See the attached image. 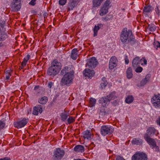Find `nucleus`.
<instances>
[{
	"mask_svg": "<svg viewBox=\"0 0 160 160\" xmlns=\"http://www.w3.org/2000/svg\"><path fill=\"white\" fill-rule=\"evenodd\" d=\"M151 135L149 134V133H147V132L146 133L144 134V139L145 140H154L153 139L150 138V135Z\"/></svg>",
	"mask_w": 160,
	"mask_h": 160,
	"instance_id": "43",
	"label": "nucleus"
},
{
	"mask_svg": "<svg viewBox=\"0 0 160 160\" xmlns=\"http://www.w3.org/2000/svg\"><path fill=\"white\" fill-rule=\"evenodd\" d=\"M64 154V151L63 150H61L59 148H58L54 151V156L56 159H61L63 157Z\"/></svg>",
	"mask_w": 160,
	"mask_h": 160,
	"instance_id": "11",
	"label": "nucleus"
},
{
	"mask_svg": "<svg viewBox=\"0 0 160 160\" xmlns=\"http://www.w3.org/2000/svg\"><path fill=\"white\" fill-rule=\"evenodd\" d=\"M28 119L25 118H22L14 123V125L15 128H20L25 126L28 122Z\"/></svg>",
	"mask_w": 160,
	"mask_h": 160,
	"instance_id": "6",
	"label": "nucleus"
},
{
	"mask_svg": "<svg viewBox=\"0 0 160 160\" xmlns=\"http://www.w3.org/2000/svg\"><path fill=\"white\" fill-rule=\"evenodd\" d=\"M147 155L143 152H137L132 157V160H147Z\"/></svg>",
	"mask_w": 160,
	"mask_h": 160,
	"instance_id": "5",
	"label": "nucleus"
},
{
	"mask_svg": "<svg viewBox=\"0 0 160 160\" xmlns=\"http://www.w3.org/2000/svg\"><path fill=\"white\" fill-rule=\"evenodd\" d=\"M100 88L101 89H104L108 84V82L105 77H103L101 80Z\"/></svg>",
	"mask_w": 160,
	"mask_h": 160,
	"instance_id": "22",
	"label": "nucleus"
},
{
	"mask_svg": "<svg viewBox=\"0 0 160 160\" xmlns=\"http://www.w3.org/2000/svg\"><path fill=\"white\" fill-rule=\"evenodd\" d=\"M116 160H126L124 159L122 157L118 156L117 157Z\"/></svg>",
	"mask_w": 160,
	"mask_h": 160,
	"instance_id": "56",
	"label": "nucleus"
},
{
	"mask_svg": "<svg viewBox=\"0 0 160 160\" xmlns=\"http://www.w3.org/2000/svg\"><path fill=\"white\" fill-rule=\"evenodd\" d=\"M101 24H98L97 26L95 25L93 28V36L95 37L97 35L98 32L101 28Z\"/></svg>",
	"mask_w": 160,
	"mask_h": 160,
	"instance_id": "31",
	"label": "nucleus"
},
{
	"mask_svg": "<svg viewBox=\"0 0 160 160\" xmlns=\"http://www.w3.org/2000/svg\"><path fill=\"white\" fill-rule=\"evenodd\" d=\"M124 59L125 64H128L129 63V60L127 56L125 57Z\"/></svg>",
	"mask_w": 160,
	"mask_h": 160,
	"instance_id": "53",
	"label": "nucleus"
},
{
	"mask_svg": "<svg viewBox=\"0 0 160 160\" xmlns=\"http://www.w3.org/2000/svg\"><path fill=\"white\" fill-rule=\"evenodd\" d=\"M61 120L63 121H65L67 119L68 115L66 113H62L60 115Z\"/></svg>",
	"mask_w": 160,
	"mask_h": 160,
	"instance_id": "40",
	"label": "nucleus"
},
{
	"mask_svg": "<svg viewBox=\"0 0 160 160\" xmlns=\"http://www.w3.org/2000/svg\"><path fill=\"white\" fill-rule=\"evenodd\" d=\"M8 38L7 34L4 32H2L0 34V41H2Z\"/></svg>",
	"mask_w": 160,
	"mask_h": 160,
	"instance_id": "34",
	"label": "nucleus"
},
{
	"mask_svg": "<svg viewBox=\"0 0 160 160\" xmlns=\"http://www.w3.org/2000/svg\"><path fill=\"white\" fill-rule=\"evenodd\" d=\"M62 67L61 63L57 59H54L51 63V66L47 70L48 75L50 76H55L59 72Z\"/></svg>",
	"mask_w": 160,
	"mask_h": 160,
	"instance_id": "2",
	"label": "nucleus"
},
{
	"mask_svg": "<svg viewBox=\"0 0 160 160\" xmlns=\"http://www.w3.org/2000/svg\"><path fill=\"white\" fill-rule=\"evenodd\" d=\"M22 0H13L12 2L18 3H21Z\"/></svg>",
	"mask_w": 160,
	"mask_h": 160,
	"instance_id": "55",
	"label": "nucleus"
},
{
	"mask_svg": "<svg viewBox=\"0 0 160 160\" xmlns=\"http://www.w3.org/2000/svg\"><path fill=\"white\" fill-rule=\"evenodd\" d=\"M83 134L84 138L88 140L91 139L93 137V135L91 134V133L90 130H87L83 132Z\"/></svg>",
	"mask_w": 160,
	"mask_h": 160,
	"instance_id": "18",
	"label": "nucleus"
},
{
	"mask_svg": "<svg viewBox=\"0 0 160 160\" xmlns=\"http://www.w3.org/2000/svg\"><path fill=\"white\" fill-rule=\"evenodd\" d=\"M156 131V129L154 127H149L147 129L146 132L147 133L150 135H153Z\"/></svg>",
	"mask_w": 160,
	"mask_h": 160,
	"instance_id": "30",
	"label": "nucleus"
},
{
	"mask_svg": "<svg viewBox=\"0 0 160 160\" xmlns=\"http://www.w3.org/2000/svg\"><path fill=\"white\" fill-rule=\"evenodd\" d=\"M36 0H31L29 4L31 5L34 6L36 3Z\"/></svg>",
	"mask_w": 160,
	"mask_h": 160,
	"instance_id": "51",
	"label": "nucleus"
},
{
	"mask_svg": "<svg viewBox=\"0 0 160 160\" xmlns=\"http://www.w3.org/2000/svg\"><path fill=\"white\" fill-rule=\"evenodd\" d=\"M30 56L29 54H28L26 57L23 59V61L21 63L22 69L26 66L28 61L30 59Z\"/></svg>",
	"mask_w": 160,
	"mask_h": 160,
	"instance_id": "26",
	"label": "nucleus"
},
{
	"mask_svg": "<svg viewBox=\"0 0 160 160\" xmlns=\"http://www.w3.org/2000/svg\"><path fill=\"white\" fill-rule=\"evenodd\" d=\"M126 74L127 78L128 79H130L132 78L133 74L131 67H129L127 68L126 72Z\"/></svg>",
	"mask_w": 160,
	"mask_h": 160,
	"instance_id": "20",
	"label": "nucleus"
},
{
	"mask_svg": "<svg viewBox=\"0 0 160 160\" xmlns=\"http://www.w3.org/2000/svg\"><path fill=\"white\" fill-rule=\"evenodd\" d=\"M5 23L4 22H2V23H0V26L3 28L4 27Z\"/></svg>",
	"mask_w": 160,
	"mask_h": 160,
	"instance_id": "58",
	"label": "nucleus"
},
{
	"mask_svg": "<svg viewBox=\"0 0 160 160\" xmlns=\"http://www.w3.org/2000/svg\"><path fill=\"white\" fill-rule=\"evenodd\" d=\"M106 96L109 100H110V101L114 99L117 98V97L116 95V92L115 91L112 92Z\"/></svg>",
	"mask_w": 160,
	"mask_h": 160,
	"instance_id": "29",
	"label": "nucleus"
},
{
	"mask_svg": "<svg viewBox=\"0 0 160 160\" xmlns=\"http://www.w3.org/2000/svg\"><path fill=\"white\" fill-rule=\"evenodd\" d=\"M156 45L157 48H160V43L159 42H156Z\"/></svg>",
	"mask_w": 160,
	"mask_h": 160,
	"instance_id": "59",
	"label": "nucleus"
},
{
	"mask_svg": "<svg viewBox=\"0 0 160 160\" xmlns=\"http://www.w3.org/2000/svg\"><path fill=\"white\" fill-rule=\"evenodd\" d=\"M74 160H84V159H74Z\"/></svg>",
	"mask_w": 160,
	"mask_h": 160,
	"instance_id": "63",
	"label": "nucleus"
},
{
	"mask_svg": "<svg viewBox=\"0 0 160 160\" xmlns=\"http://www.w3.org/2000/svg\"><path fill=\"white\" fill-rule=\"evenodd\" d=\"M54 83L52 82H49L48 83V86L49 88H51L52 86L53 85Z\"/></svg>",
	"mask_w": 160,
	"mask_h": 160,
	"instance_id": "52",
	"label": "nucleus"
},
{
	"mask_svg": "<svg viewBox=\"0 0 160 160\" xmlns=\"http://www.w3.org/2000/svg\"><path fill=\"white\" fill-rule=\"evenodd\" d=\"M67 0H59V3L61 5H64L67 2Z\"/></svg>",
	"mask_w": 160,
	"mask_h": 160,
	"instance_id": "48",
	"label": "nucleus"
},
{
	"mask_svg": "<svg viewBox=\"0 0 160 160\" xmlns=\"http://www.w3.org/2000/svg\"><path fill=\"white\" fill-rule=\"evenodd\" d=\"M73 68L72 65L65 66L61 70V74L62 75L66 74L74 75V72Z\"/></svg>",
	"mask_w": 160,
	"mask_h": 160,
	"instance_id": "8",
	"label": "nucleus"
},
{
	"mask_svg": "<svg viewBox=\"0 0 160 160\" xmlns=\"http://www.w3.org/2000/svg\"><path fill=\"white\" fill-rule=\"evenodd\" d=\"M6 75V79L8 80L9 79L10 77L11 76L13 72V70L11 69L7 70L5 71Z\"/></svg>",
	"mask_w": 160,
	"mask_h": 160,
	"instance_id": "28",
	"label": "nucleus"
},
{
	"mask_svg": "<svg viewBox=\"0 0 160 160\" xmlns=\"http://www.w3.org/2000/svg\"><path fill=\"white\" fill-rule=\"evenodd\" d=\"M5 123L3 121H0V130L3 129L5 126Z\"/></svg>",
	"mask_w": 160,
	"mask_h": 160,
	"instance_id": "47",
	"label": "nucleus"
},
{
	"mask_svg": "<svg viewBox=\"0 0 160 160\" xmlns=\"http://www.w3.org/2000/svg\"><path fill=\"white\" fill-rule=\"evenodd\" d=\"M140 62H142L141 65H145L147 64V60L144 57H143L140 59Z\"/></svg>",
	"mask_w": 160,
	"mask_h": 160,
	"instance_id": "44",
	"label": "nucleus"
},
{
	"mask_svg": "<svg viewBox=\"0 0 160 160\" xmlns=\"http://www.w3.org/2000/svg\"><path fill=\"white\" fill-rule=\"evenodd\" d=\"M108 10L107 8L102 6L99 11L100 15L102 16L106 14L108 12Z\"/></svg>",
	"mask_w": 160,
	"mask_h": 160,
	"instance_id": "23",
	"label": "nucleus"
},
{
	"mask_svg": "<svg viewBox=\"0 0 160 160\" xmlns=\"http://www.w3.org/2000/svg\"><path fill=\"white\" fill-rule=\"evenodd\" d=\"M0 160H10V159L8 157H5L3 158L0 159Z\"/></svg>",
	"mask_w": 160,
	"mask_h": 160,
	"instance_id": "60",
	"label": "nucleus"
},
{
	"mask_svg": "<svg viewBox=\"0 0 160 160\" xmlns=\"http://www.w3.org/2000/svg\"><path fill=\"white\" fill-rule=\"evenodd\" d=\"M111 4L110 0H106L103 3L102 6L109 9L111 7Z\"/></svg>",
	"mask_w": 160,
	"mask_h": 160,
	"instance_id": "35",
	"label": "nucleus"
},
{
	"mask_svg": "<svg viewBox=\"0 0 160 160\" xmlns=\"http://www.w3.org/2000/svg\"><path fill=\"white\" fill-rule=\"evenodd\" d=\"M147 142L150 147L154 151L156 152L159 151L158 147L156 145L155 141H147Z\"/></svg>",
	"mask_w": 160,
	"mask_h": 160,
	"instance_id": "16",
	"label": "nucleus"
},
{
	"mask_svg": "<svg viewBox=\"0 0 160 160\" xmlns=\"http://www.w3.org/2000/svg\"><path fill=\"white\" fill-rule=\"evenodd\" d=\"M120 40L124 44L127 43V42L129 43V45L133 46L136 42V41L133 36L132 31L130 29L128 30L127 28H123L120 36Z\"/></svg>",
	"mask_w": 160,
	"mask_h": 160,
	"instance_id": "1",
	"label": "nucleus"
},
{
	"mask_svg": "<svg viewBox=\"0 0 160 160\" xmlns=\"http://www.w3.org/2000/svg\"><path fill=\"white\" fill-rule=\"evenodd\" d=\"M132 143L133 144L137 145H141L142 143V141H132Z\"/></svg>",
	"mask_w": 160,
	"mask_h": 160,
	"instance_id": "46",
	"label": "nucleus"
},
{
	"mask_svg": "<svg viewBox=\"0 0 160 160\" xmlns=\"http://www.w3.org/2000/svg\"><path fill=\"white\" fill-rule=\"evenodd\" d=\"M148 27L149 28V30L152 32L154 31L156 29V26L154 24H149Z\"/></svg>",
	"mask_w": 160,
	"mask_h": 160,
	"instance_id": "39",
	"label": "nucleus"
},
{
	"mask_svg": "<svg viewBox=\"0 0 160 160\" xmlns=\"http://www.w3.org/2000/svg\"><path fill=\"white\" fill-rule=\"evenodd\" d=\"M134 100V98L132 95H128L126 98L125 102L128 104H130L132 103Z\"/></svg>",
	"mask_w": 160,
	"mask_h": 160,
	"instance_id": "33",
	"label": "nucleus"
},
{
	"mask_svg": "<svg viewBox=\"0 0 160 160\" xmlns=\"http://www.w3.org/2000/svg\"><path fill=\"white\" fill-rule=\"evenodd\" d=\"M151 7L150 6H148L145 7L143 9V12L144 13H148L149 12L151 11Z\"/></svg>",
	"mask_w": 160,
	"mask_h": 160,
	"instance_id": "38",
	"label": "nucleus"
},
{
	"mask_svg": "<svg viewBox=\"0 0 160 160\" xmlns=\"http://www.w3.org/2000/svg\"><path fill=\"white\" fill-rule=\"evenodd\" d=\"M74 75L65 74L62 78L60 85L61 86H69L72 82Z\"/></svg>",
	"mask_w": 160,
	"mask_h": 160,
	"instance_id": "3",
	"label": "nucleus"
},
{
	"mask_svg": "<svg viewBox=\"0 0 160 160\" xmlns=\"http://www.w3.org/2000/svg\"><path fill=\"white\" fill-rule=\"evenodd\" d=\"M48 101V98L46 96H44L38 100V102L42 104H45Z\"/></svg>",
	"mask_w": 160,
	"mask_h": 160,
	"instance_id": "32",
	"label": "nucleus"
},
{
	"mask_svg": "<svg viewBox=\"0 0 160 160\" xmlns=\"http://www.w3.org/2000/svg\"><path fill=\"white\" fill-rule=\"evenodd\" d=\"M42 106L39 104H37L36 106L33 107L32 111V114L37 116L38 114L39 113L41 114L42 111Z\"/></svg>",
	"mask_w": 160,
	"mask_h": 160,
	"instance_id": "13",
	"label": "nucleus"
},
{
	"mask_svg": "<svg viewBox=\"0 0 160 160\" xmlns=\"http://www.w3.org/2000/svg\"><path fill=\"white\" fill-rule=\"evenodd\" d=\"M22 0H13L12 2L18 3H21Z\"/></svg>",
	"mask_w": 160,
	"mask_h": 160,
	"instance_id": "54",
	"label": "nucleus"
},
{
	"mask_svg": "<svg viewBox=\"0 0 160 160\" xmlns=\"http://www.w3.org/2000/svg\"><path fill=\"white\" fill-rule=\"evenodd\" d=\"M116 103H117V101L116 100H115L114 101H113V105H116Z\"/></svg>",
	"mask_w": 160,
	"mask_h": 160,
	"instance_id": "61",
	"label": "nucleus"
},
{
	"mask_svg": "<svg viewBox=\"0 0 160 160\" xmlns=\"http://www.w3.org/2000/svg\"><path fill=\"white\" fill-rule=\"evenodd\" d=\"M79 1L76 0H70L68 4V10H72L75 7Z\"/></svg>",
	"mask_w": 160,
	"mask_h": 160,
	"instance_id": "15",
	"label": "nucleus"
},
{
	"mask_svg": "<svg viewBox=\"0 0 160 160\" xmlns=\"http://www.w3.org/2000/svg\"><path fill=\"white\" fill-rule=\"evenodd\" d=\"M106 107H103L101 106L100 108V113L102 115H105L107 114V112L105 110Z\"/></svg>",
	"mask_w": 160,
	"mask_h": 160,
	"instance_id": "37",
	"label": "nucleus"
},
{
	"mask_svg": "<svg viewBox=\"0 0 160 160\" xmlns=\"http://www.w3.org/2000/svg\"><path fill=\"white\" fill-rule=\"evenodd\" d=\"M83 74L88 78H91L94 75V71L93 70H90L89 68L85 69L83 71Z\"/></svg>",
	"mask_w": 160,
	"mask_h": 160,
	"instance_id": "14",
	"label": "nucleus"
},
{
	"mask_svg": "<svg viewBox=\"0 0 160 160\" xmlns=\"http://www.w3.org/2000/svg\"><path fill=\"white\" fill-rule=\"evenodd\" d=\"M132 66L134 69L139 66L140 64V58L137 57L134 58L132 61Z\"/></svg>",
	"mask_w": 160,
	"mask_h": 160,
	"instance_id": "17",
	"label": "nucleus"
},
{
	"mask_svg": "<svg viewBox=\"0 0 160 160\" xmlns=\"http://www.w3.org/2000/svg\"><path fill=\"white\" fill-rule=\"evenodd\" d=\"M21 7V3L11 2V8L14 11H18Z\"/></svg>",
	"mask_w": 160,
	"mask_h": 160,
	"instance_id": "19",
	"label": "nucleus"
},
{
	"mask_svg": "<svg viewBox=\"0 0 160 160\" xmlns=\"http://www.w3.org/2000/svg\"><path fill=\"white\" fill-rule=\"evenodd\" d=\"M151 102L155 108L159 107L160 106V94H155L151 98Z\"/></svg>",
	"mask_w": 160,
	"mask_h": 160,
	"instance_id": "7",
	"label": "nucleus"
},
{
	"mask_svg": "<svg viewBox=\"0 0 160 160\" xmlns=\"http://www.w3.org/2000/svg\"><path fill=\"white\" fill-rule=\"evenodd\" d=\"M3 43L2 42H0V47H2L3 46Z\"/></svg>",
	"mask_w": 160,
	"mask_h": 160,
	"instance_id": "62",
	"label": "nucleus"
},
{
	"mask_svg": "<svg viewBox=\"0 0 160 160\" xmlns=\"http://www.w3.org/2000/svg\"><path fill=\"white\" fill-rule=\"evenodd\" d=\"M110 19L108 17V15H106L105 17L102 18V20L103 21H107Z\"/></svg>",
	"mask_w": 160,
	"mask_h": 160,
	"instance_id": "50",
	"label": "nucleus"
},
{
	"mask_svg": "<svg viewBox=\"0 0 160 160\" xmlns=\"http://www.w3.org/2000/svg\"><path fill=\"white\" fill-rule=\"evenodd\" d=\"M135 71L137 73H140L142 72L143 70V68L140 66H138L135 68Z\"/></svg>",
	"mask_w": 160,
	"mask_h": 160,
	"instance_id": "45",
	"label": "nucleus"
},
{
	"mask_svg": "<svg viewBox=\"0 0 160 160\" xmlns=\"http://www.w3.org/2000/svg\"><path fill=\"white\" fill-rule=\"evenodd\" d=\"M150 77L149 74L147 75L144 78L141 82V84L142 86H144L150 80Z\"/></svg>",
	"mask_w": 160,
	"mask_h": 160,
	"instance_id": "25",
	"label": "nucleus"
},
{
	"mask_svg": "<svg viewBox=\"0 0 160 160\" xmlns=\"http://www.w3.org/2000/svg\"><path fill=\"white\" fill-rule=\"evenodd\" d=\"M75 121V118L73 117L70 116L68 118L67 121L68 124L73 122Z\"/></svg>",
	"mask_w": 160,
	"mask_h": 160,
	"instance_id": "42",
	"label": "nucleus"
},
{
	"mask_svg": "<svg viewBox=\"0 0 160 160\" xmlns=\"http://www.w3.org/2000/svg\"><path fill=\"white\" fill-rule=\"evenodd\" d=\"M96 102V100L95 99L91 98L89 102V106L91 107L94 106Z\"/></svg>",
	"mask_w": 160,
	"mask_h": 160,
	"instance_id": "36",
	"label": "nucleus"
},
{
	"mask_svg": "<svg viewBox=\"0 0 160 160\" xmlns=\"http://www.w3.org/2000/svg\"><path fill=\"white\" fill-rule=\"evenodd\" d=\"M98 62L96 58L94 57H92L88 59L86 65L90 68H93L96 67Z\"/></svg>",
	"mask_w": 160,
	"mask_h": 160,
	"instance_id": "9",
	"label": "nucleus"
},
{
	"mask_svg": "<svg viewBox=\"0 0 160 160\" xmlns=\"http://www.w3.org/2000/svg\"><path fill=\"white\" fill-rule=\"evenodd\" d=\"M118 60L114 56H112L110 58L109 64V68L110 70H112L117 65Z\"/></svg>",
	"mask_w": 160,
	"mask_h": 160,
	"instance_id": "10",
	"label": "nucleus"
},
{
	"mask_svg": "<svg viewBox=\"0 0 160 160\" xmlns=\"http://www.w3.org/2000/svg\"><path fill=\"white\" fill-rule=\"evenodd\" d=\"M104 0H93V7H97L100 6Z\"/></svg>",
	"mask_w": 160,
	"mask_h": 160,
	"instance_id": "24",
	"label": "nucleus"
},
{
	"mask_svg": "<svg viewBox=\"0 0 160 160\" xmlns=\"http://www.w3.org/2000/svg\"><path fill=\"white\" fill-rule=\"evenodd\" d=\"M114 130L113 127L107 125L102 126L101 128V134L104 136L107 134H110L113 133Z\"/></svg>",
	"mask_w": 160,
	"mask_h": 160,
	"instance_id": "4",
	"label": "nucleus"
},
{
	"mask_svg": "<svg viewBox=\"0 0 160 160\" xmlns=\"http://www.w3.org/2000/svg\"><path fill=\"white\" fill-rule=\"evenodd\" d=\"M156 122L157 124L160 126V117H159L156 121Z\"/></svg>",
	"mask_w": 160,
	"mask_h": 160,
	"instance_id": "57",
	"label": "nucleus"
},
{
	"mask_svg": "<svg viewBox=\"0 0 160 160\" xmlns=\"http://www.w3.org/2000/svg\"><path fill=\"white\" fill-rule=\"evenodd\" d=\"M78 50L77 48H74L72 49L71 55V58L74 60H76L77 58L78 55L77 53Z\"/></svg>",
	"mask_w": 160,
	"mask_h": 160,
	"instance_id": "21",
	"label": "nucleus"
},
{
	"mask_svg": "<svg viewBox=\"0 0 160 160\" xmlns=\"http://www.w3.org/2000/svg\"><path fill=\"white\" fill-rule=\"evenodd\" d=\"M155 11L157 14L159 15L160 13V10L159 9L158 6H156L155 8Z\"/></svg>",
	"mask_w": 160,
	"mask_h": 160,
	"instance_id": "49",
	"label": "nucleus"
},
{
	"mask_svg": "<svg viewBox=\"0 0 160 160\" xmlns=\"http://www.w3.org/2000/svg\"><path fill=\"white\" fill-rule=\"evenodd\" d=\"M110 102V100L106 96L100 98L98 100L99 103L103 107H107L109 104Z\"/></svg>",
	"mask_w": 160,
	"mask_h": 160,
	"instance_id": "12",
	"label": "nucleus"
},
{
	"mask_svg": "<svg viewBox=\"0 0 160 160\" xmlns=\"http://www.w3.org/2000/svg\"><path fill=\"white\" fill-rule=\"evenodd\" d=\"M74 150L77 152H82L84 151V148L82 145H78L74 147Z\"/></svg>",
	"mask_w": 160,
	"mask_h": 160,
	"instance_id": "27",
	"label": "nucleus"
},
{
	"mask_svg": "<svg viewBox=\"0 0 160 160\" xmlns=\"http://www.w3.org/2000/svg\"><path fill=\"white\" fill-rule=\"evenodd\" d=\"M40 87L39 85L35 86L34 88V90L36 94H38L41 92Z\"/></svg>",
	"mask_w": 160,
	"mask_h": 160,
	"instance_id": "41",
	"label": "nucleus"
}]
</instances>
